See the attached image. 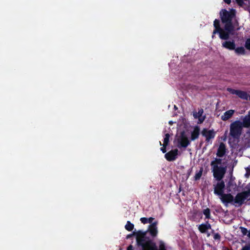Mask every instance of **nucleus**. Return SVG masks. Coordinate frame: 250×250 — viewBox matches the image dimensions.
Segmentation results:
<instances>
[{"instance_id": "nucleus-31", "label": "nucleus", "mask_w": 250, "mask_h": 250, "mask_svg": "<svg viewBox=\"0 0 250 250\" xmlns=\"http://www.w3.org/2000/svg\"><path fill=\"white\" fill-rule=\"evenodd\" d=\"M167 146H165V145L163 144V147L161 148V150L162 151L163 153H165L166 152L167 150L166 148Z\"/></svg>"}, {"instance_id": "nucleus-1", "label": "nucleus", "mask_w": 250, "mask_h": 250, "mask_svg": "<svg viewBox=\"0 0 250 250\" xmlns=\"http://www.w3.org/2000/svg\"><path fill=\"white\" fill-rule=\"evenodd\" d=\"M236 11L231 9L228 11L226 9H222L220 11V16L222 23L224 24V28L220 26V21L215 19L213 21V34H218L219 38L224 40H227L229 38V36L232 35L234 30L232 20L235 16Z\"/></svg>"}, {"instance_id": "nucleus-16", "label": "nucleus", "mask_w": 250, "mask_h": 250, "mask_svg": "<svg viewBox=\"0 0 250 250\" xmlns=\"http://www.w3.org/2000/svg\"><path fill=\"white\" fill-rule=\"evenodd\" d=\"M241 124L244 127L249 128L250 127V111H249L248 114L244 117Z\"/></svg>"}, {"instance_id": "nucleus-12", "label": "nucleus", "mask_w": 250, "mask_h": 250, "mask_svg": "<svg viewBox=\"0 0 250 250\" xmlns=\"http://www.w3.org/2000/svg\"><path fill=\"white\" fill-rule=\"evenodd\" d=\"M178 150L177 149L171 150L166 153L165 157L166 159L168 161H173L176 158L178 155Z\"/></svg>"}, {"instance_id": "nucleus-40", "label": "nucleus", "mask_w": 250, "mask_h": 250, "mask_svg": "<svg viewBox=\"0 0 250 250\" xmlns=\"http://www.w3.org/2000/svg\"><path fill=\"white\" fill-rule=\"evenodd\" d=\"M203 168H201V169H200L199 171L200 172H203Z\"/></svg>"}, {"instance_id": "nucleus-18", "label": "nucleus", "mask_w": 250, "mask_h": 250, "mask_svg": "<svg viewBox=\"0 0 250 250\" xmlns=\"http://www.w3.org/2000/svg\"><path fill=\"white\" fill-rule=\"evenodd\" d=\"M234 113V110L230 109L226 111L224 114L221 116V119L224 121H227L230 118Z\"/></svg>"}, {"instance_id": "nucleus-26", "label": "nucleus", "mask_w": 250, "mask_h": 250, "mask_svg": "<svg viewBox=\"0 0 250 250\" xmlns=\"http://www.w3.org/2000/svg\"><path fill=\"white\" fill-rule=\"evenodd\" d=\"M240 229L243 235H247L248 232L249 233V231L246 228L240 227Z\"/></svg>"}, {"instance_id": "nucleus-6", "label": "nucleus", "mask_w": 250, "mask_h": 250, "mask_svg": "<svg viewBox=\"0 0 250 250\" xmlns=\"http://www.w3.org/2000/svg\"><path fill=\"white\" fill-rule=\"evenodd\" d=\"M190 144L188 138L185 134V131H182L181 133L180 138L178 140V147H187Z\"/></svg>"}, {"instance_id": "nucleus-19", "label": "nucleus", "mask_w": 250, "mask_h": 250, "mask_svg": "<svg viewBox=\"0 0 250 250\" xmlns=\"http://www.w3.org/2000/svg\"><path fill=\"white\" fill-rule=\"evenodd\" d=\"M239 98L243 100H248L249 95L245 91L239 90L237 95Z\"/></svg>"}, {"instance_id": "nucleus-43", "label": "nucleus", "mask_w": 250, "mask_h": 250, "mask_svg": "<svg viewBox=\"0 0 250 250\" xmlns=\"http://www.w3.org/2000/svg\"><path fill=\"white\" fill-rule=\"evenodd\" d=\"M250 100V96L249 95V99Z\"/></svg>"}, {"instance_id": "nucleus-14", "label": "nucleus", "mask_w": 250, "mask_h": 250, "mask_svg": "<svg viewBox=\"0 0 250 250\" xmlns=\"http://www.w3.org/2000/svg\"><path fill=\"white\" fill-rule=\"evenodd\" d=\"M222 46L230 50L235 49L236 45L233 41H225L222 43Z\"/></svg>"}, {"instance_id": "nucleus-45", "label": "nucleus", "mask_w": 250, "mask_h": 250, "mask_svg": "<svg viewBox=\"0 0 250 250\" xmlns=\"http://www.w3.org/2000/svg\"><path fill=\"white\" fill-rule=\"evenodd\" d=\"M229 185L230 184V181L229 182Z\"/></svg>"}, {"instance_id": "nucleus-32", "label": "nucleus", "mask_w": 250, "mask_h": 250, "mask_svg": "<svg viewBox=\"0 0 250 250\" xmlns=\"http://www.w3.org/2000/svg\"><path fill=\"white\" fill-rule=\"evenodd\" d=\"M241 250H250V246L249 245H246L242 248Z\"/></svg>"}, {"instance_id": "nucleus-23", "label": "nucleus", "mask_w": 250, "mask_h": 250, "mask_svg": "<svg viewBox=\"0 0 250 250\" xmlns=\"http://www.w3.org/2000/svg\"><path fill=\"white\" fill-rule=\"evenodd\" d=\"M134 227V226L132 223H131L129 221H127L126 224L125 226V229L127 230L130 231L133 230Z\"/></svg>"}, {"instance_id": "nucleus-39", "label": "nucleus", "mask_w": 250, "mask_h": 250, "mask_svg": "<svg viewBox=\"0 0 250 250\" xmlns=\"http://www.w3.org/2000/svg\"><path fill=\"white\" fill-rule=\"evenodd\" d=\"M246 1H248V3H249L248 6H250V0H247Z\"/></svg>"}, {"instance_id": "nucleus-38", "label": "nucleus", "mask_w": 250, "mask_h": 250, "mask_svg": "<svg viewBox=\"0 0 250 250\" xmlns=\"http://www.w3.org/2000/svg\"><path fill=\"white\" fill-rule=\"evenodd\" d=\"M247 236L250 238V230L249 231V233L247 234Z\"/></svg>"}, {"instance_id": "nucleus-28", "label": "nucleus", "mask_w": 250, "mask_h": 250, "mask_svg": "<svg viewBox=\"0 0 250 250\" xmlns=\"http://www.w3.org/2000/svg\"><path fill=\"white\" fill-rule=\"evenodd\" d=\"M245 46L247 49L250 50V38L247 39Z\"/></svg>"}, {"instance_id": "nucleus-21", "label": "nucleus", "mask_w": 250, "mask_h": 250, "mask_svg": "<svg viewBox=\"0 0 250 250\" xmlns=\"http://www.w3.org/2000/svg\"><path fill=\"white\" fill-rule=\"evenodd\" d=\"M235 52L238 55H244L245 54V50L242 46L238 47L236 48H235Z\"/></svg>"}, {"instance_id": "nucleus-35", "label": "nucleus", "mask_w": 250, "mask_h": 250, "mask_svg": "<svg viewBox=\"0 0 250 250\" xmlns=\"http://www.w3.org/2000/svg\"><path fill=\"white\" fill-rule=\"evenodd\" d=\"M224 1L228 4H229L230 3H231V0H223Z\"/></svg>"}, {"instance_id": "nucleus-13", "label": "nucleus", "mask_w": 250, "mask_h": 250, "mask_svg": "<svg viewBox=\"0 0 250 250\" xmlns=\"http://www.w3.org/2000/svg\"><path fill=\"white\" fill-rule=\"evenodd\" d=\"M158 224L157 221H155L152 223L149 226V228L148 230L146 231H148L153 237H156L158 234V230L157 228V225Z\"/></svg>"}, {"instance_id": "nucleus-5", "label": "nucleus", "mask_w": 250, "mask_h": 250, "mask_svg": "<svg viewBox=\"0 0 250 250\" xmlns=\"http://www.w3.org/2000/svg\"><path fill=\"white\" fill-rule=\"evenodd\" d=\"M246 200H250V188L247 190L237 193L234 199V203L237 204L239 206H241Z\"/></svg>"}, {"instance_id": "nucleus-44", "label": "nucleus", "mask_w": 250, "mask_h": 250, "mask_svg": "<svg viewBox=\"0 0 250 250\" xmlns=\"http://www.w3.org/2000/svg\"><path fill=\"white\" fill-rule=\"evenodd\" d=\"M160 145L161 146L162 145V144H161V142H160Z\"/></svg>"}, {"instance_id": "nucleus-10", "label": "nucleus", "mask_w": 250, "mask_h": 250, "mask_svg": "<svg viewBox=\"0 0 250 250\" xmlns=\"http://www.w3.org/2000/svg\"><path fill=\"white\" fill-rule=\"evenodd\" d=\"M227 150L226 145L223 142L220 143L217 149L216 153L217 156L219 158L224 157L227 152Z\"/></svg>"}, {"instance_id": "nucleus-17", "label": "nucleus", "mask_w": 250, "mask_h": 250, "mask_svg": "<svg viewBox=\"0 0 250 250\" xmlns=\"http://www.w3.org/2000/svg\"><path fill=\"white\" fill-rule=\"evenodd\" d=\"M211 229V225L208 222L199 225L198 229L201 233H206L208 229Z\"/></svg>"}, {"instance_id": "nucleus-30", "label": "nucleus", "mask_w": 250, "mask_h": 250, "mask_svg": "<svg viewBox=\"0 0 250 250\" xmlns=\"http://www.w3.org/2000/svg\"><path fill=\"white\" fill-rule=\"evenodd\" d=\"M203 173H196V174L194 176V179L195 180H198L200 179L201 177L202 176Z\"/></svg>"}, {"instance_id": "nucleus-9", "label": "nucleus", "mask_w": 250, "mask_h": 250, "mask_svg": "<svg viewBox=\"0 0 250 250\" xmlns=\"http://www.w3.org/2000/svg\"><path fill=\"white\" fill-rule=\"evenodd\" d=\"M204 110L202 108L199 109L198 112H194L193 116L195 119H198V124H202L206 119V116H203Z\"/></svg>"}, {"instance_id": "nucleus-8", "label": "nucleus", "mask_w": 250, "mask_h": 250, "mask_svg": "<svg viewBox=\"0 0 250 250\" xmlns=\"http://www.w3.org/2000/svg\"><path fill=\"white\" fill-rule=\"evenodd\" d=\"M224 188L225 183L223 181L217 183V184L214 187V194L221 196L223 194H224Z\"/></svg>"}, {"instance_id": "nucleus-2", "label": "nucleus", "mask_w": 250, "mask_h": 250, "mask_svg": "<svg viewBox=\"0 0 250 250\" xmlns=\"http://www.w3.org/2000/svg\"><path fill=\"white\" fill-rule=\"evenodd\" d=\"M136 235V242L138 246L142 247V250H167L164 242H159V249L152 240L146 236L147 231L139 230L134 232Z\"/></svg>"}, {"instance_id": "nucleus-3", "label": "nucleus", "mask_w": 250, "mask_h": 250, "mask_svg": "<svg viewBox=\"0 0 250 250\" xmlns=\"http://www.w3.org/2000/svg\"><path fill=\"white\" fill-rule=\"evenodd\" d=\"M243 127L240 121L233 122L230 125V135L234 139H238L242 133Z\"/></svg>"}, {"instance_id": "nucleus-4", "label": "nucleus", "mask_w": 250, "mask_h": 250, "mask_svg": "<svg viewBox=\"0 0 250 250\" xmlns=\"http://www.w3.org/2000/svg\"><path fill=\"white\" fill-rule=\"evenodd\" d=\"M211 172H226L227 165L225 161L221 158H216L210 163Z\"/></svg>"}, {"instance_id": "nucleus-41", "label": "nucleus", "mask_w": 250, "mask_h": 250, "mask_svg": "<svg viewBox=\"0 0 250 250\" xmlns=\"http://www.w3.org/2000/svg\"><path fill=\"white\" fill-rule=\"evenodd\" d=\"M233 167H234V165H233V166L232 167V168H231V172H232L233 171Z\"/></svg>"}, {"instance_id": "nucleus-46", "label": "nucleus", "mask_w": 250, "mask_h": 250, "mask_svg": "<svg viewBox=\"0 0 250 250\" xmlns=\"http://www.w3.org/2000/svg\"><path fill=\"white\" fill-rule=\"evenodd\" d=\"M250 172V171L247 170V172Z\"/></svg>"}, {"instance_id": "nucleus-33", "label": "nucleus", "mask_w": 250, "mask_h": 250, "mask_svg": "<svg viewBox=\"0 0 250 250\" xmlns=\"http://www.w3.org/2000/svg\"><path fill=\"white\" fill-rule=\"evenodd\" d=\"M244 8L245 10H247L250 13V6H247L245 5Z\"/></svg>"}, {"instance_id": "nucleus-36", "label": "nucleus", "mask_w": 250, "mask_h": 250, "mask_svg": "<svg viewBox=\"0 0 250 250\" xmlns=\"http://www.w3.org/2000/svg\"><path fill=\"white\" fill-rule=\"evenodd\" d=\"M134 232H135V231H134V232H133V233H132V234H129V235H128L127 236L126 238H129L131 237L133 235H136H136L135 234V233H134Z\"/></svg>"}, {"instance_id": "nucleus-7", "label": "nucleus", "mask_w": 250, "mask_h": 250, "mask_svg": "<svg viewBox=\"0 0 250 250\" xmlns=\"http://www.w3.org/2000/svg\"><path fill=\"white\" fill-rule=\"evenodd\" d=\"M201 134L206 138V141L209 142L211 139H213L215 136V132L214 130H208L204 128L201 131Z\"/></svg>"}, {"instance_id": "nucleus-22", "label": "nucleus", "mask_w": 250, "mask_h": 250, "mask_svg": "<svg viewBox=\"0 0 250 250\" xmlns=\"http://www.w3.org/2000/svg\"><path fill=\"white\" fill-rule=\"evenodd\" d=\"M203 213L205 215L206 219H209L211 218L210 209L209 208H207L204 209L203 210Z\"/></svg>"}, {"instance_id": "nucleus-34", "label": "nucleus", "mask_w": 250, "mask_h": 250, "mask_svg": "<svg viewBox=\"0 0 250 250\" xmlns=\"http://www.w3.org/2000/svg\"><path fill=\"white\" fill-rule=\"evenodd\" d=\"M127 250H133V246L132 245H129L127 248Z\"/></svg>"}, {"instance_id": "nucleus-42", "label": "nucleus", "mask_w": 250, "mask_h": 250, "mask_svg": "<svg viewBox=\"0 0 250 250\" xmlns=\"http://www.w3.org/2000/svg\"><path fill=\"white\" fill-rule=\"evenodd\" d=\"M214 35H215V34H213V33H212V38H214Z\"/></svg>"}, {"instance_id": "nucleus-29", "label": "nucleus", "mask_w": 250, "mask_h": 250, "mask_svg": "<svg viewBox=\"0 0 250 250\" xmlns=\"http://www.w3.org/2000/svg\"><path fill=\"white\" fill-rule=\"evenodd\" d=\"M228 91L232 94H235L237 95L239 90H235L232 88H228Z\"/></svg>"}, {"instance_id": "nucleus-11", "label": "nucleus", "mask_w": 250, "mask_h": 250, "mask_svg": "<svg viewBox=\"0 0 250 250\" xmlns=\"http://www.w3.org/2000/svg\"><path fill=\"white\" fill-rule=\"evenodd\" d=\"M221 200L222 202L225 205V206H227L229 203H231L232 202H234V197L230 193L229 194H223L221 196Z\"/></svg>"}, {"instance_id": "nucleus-15", "label": "nucleus", "mask_w": 250, "mask_h": 250, "mask_svg": "<svg viewBox=\"0 0 250 250\" xmlns=\"http://www.w3.org/2000/svg\"><path fill=\"white\" fill-rule=\"evenodd\" d=\"M200 127L198 126L194 127L193 130L191 132V140L194 141L198 138L200 135Z\"/></svg>"}, {"instance_id": "nucleus-20", "label": "nucleus", "mask_w": 250, "mask_h": 250, "mask_svg": "<svg viewBox=\"0 0 250 250\" xmlns=\"http://www.w3.org/2000/svg\"><path fill=\"white\" fill-rule=\"evenodd\" d=\"M154 219V218L153 217H150L148 218H146V217H142L140 219V221L144 224H146L147 223H151V224L152 223V221Z\"/></svg>"}, {"instance_id": "nucleus-27", "label": "nucleus", "mask_w": 250, "mask_h": 250, "mask_svg": "<svg viewBox=\"0 0 250 250\" xmlns=\"http://www.w3.org/2000/svg\"><path fill=\"white\" fill-rule=\"evenodd\" d=\"M213 238L215 240H217L218 241H220L221 240V235L218 233H215L213 235Z\"/></svg>"}, {"instance_id": "nucleus-24", "label": "nucleus", "mask_w": 250, "mask_h": 250, "mask_svg": "<svg viewBox=\"0 0 250 250\" xmlns=\"http://www.w3.org/2000/svg\"><path fill=\"white\" fill-rule=\"evenodd\" d=\"M214 177L218 180H220L224 176L226 173H213Z\"/></svg>"}, {"instance_id": "nucleus-25", "label": "nucleus", "mask_w": 250, "mask_h": 250, "mask_svg": "<svg viewBox=\"0 0 250 250\" xmlns=\"http://www.w3.org/2000/svg\"><path fill=\"white\" fill-rule=\"evenodd\" d=\"M169 137L170 135L168 133H166L165 134L164 139V143L163 144L165 146H167L168 145L169 141Z\"/></svg>"}, {"instance_id": "nucleus-37", "label": "nucleus", "mask_w": 250, "mask_h": 250, "mask_svg": "<svg viewBox=\"0 0 250 250\" xmlns=\"http://www.w3.org/2000/svg\"><path fill=\"white\" fill-rule=\"evenodd\" d=\"M250 175V173H246L245 176L248 177Z\"/></svg>"}]
</instances>
